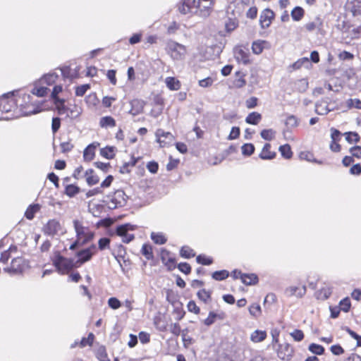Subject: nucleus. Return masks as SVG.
<instances>
[{"mask_svg": "<svg viewBox=\"0 0 361 361\" xmlns=\"http://www.w3.org/2000/svg\"><path fill=\"white\" fill-rule=\"evenodd\" d=\"M262 119V115L258 112H252L247 115L245 122L251 125H257Z\"/></svg>", "mask_w": 361, "mask_h": 361, "instance_id": "obj_29", "label": "nucleus"}, {"mask_svg": "<svg viewBox=\"0 0 361 361\" xmlns=\"http://www.w3.org/2000/svg\"><path fill=\"white\" fill-rule=\"evenodd\" d=\"M167 51L171 56L176 60L183 59L186 54L185 46L173 41H170L167 44Z\"/></svg>", "mask_w": 361, "mask_h": 361, "instance_id": "obj_5", "label": "nucleus"}, {"mask_svg": "<svg viewBox=\"0 0 361 361\" xmlns=\"http://www.w3.org/2000/svg\"><path fill=\"white\" fill-rule=\"evenodd\" d=\"M250 314L255 318H257L261 315L262 310L261 307L258 304H252L249 307Z\"/></svg>", "mask_w": 361, "mask_h": 361, "instance_id": "obj_40", "label": "nucleus"}, {"mask_svg": "<svg viewBox=\"0 0 361 361\" xmlns=\"http://www.w3.org/2000/svg\"><path fill=\"white\" fill-rule=\"evenodd\" d=\"M107 198L109 200L106 201V203L110 209L122 207L126 202V195L121 190H116L113 195H109Z\"/></svg>", "mask_w": 361, "mask_h": 361, "instance_id": "obj_4", "label": "nucleus"}, {"mask_svg": "<svg viewBox=\"0 0 361 361\" xmlns=\"http://www.w3.org/2000/svg\"><path fill=\"white\" fill-rule=\"evenodd\" d=\"M276 132L272 129H264L261 131V137L266 140H272L275 137Z\"/></svg>", "mask_w": 361, "mask_h": 361, "instance_id": "obj_39", "label": "nucleus"}, {"mask_svg": "<svg viewBox=\"0 0 361 361\" xmlns=\"http://www.w3.org/2000/svg\"><path fill=\"white\" fill-rule=\"evenodd\" d=\"M322 27V21L319 18H316L312 22H309L305 25V29L310 32L314 30H320Z\"/></svg>", "mask_w": 361, "mask_h": 361, "instance_id": "obj_30", "label": "nucleus"}, {"mask_svg": "<svg viewBox=\"0 0 361 361\" xmlns=\"http://www.w3.org/2000/svg\"><path fill=\"white\" fill-rule=\"evenodd\" d=\"M267 42L263 40L255 41L252 44V52L255 54H260L264 48Z\"/></svg>", "mask_w": 361, "mask_h": 361, "instance_id": "obj_35", "label": "nucleus"}, {"mask_svg": "<svg viewBox=\"0 0 361 361\" xmlns=\"http://www.w3.org/2000/svg\"><path fill=\"white\" fill-rule=\"evenodd\" d=\"M279 152L281 155L286 159H290L292 157L293 152L289 145H284L279 147Z\"/></svg>", "mask_w": 361, "mask_h": 361, "instance_id": "obj_41", "label": "nucleus"}, {"mask_svg": "<svg viewBox=\"0 0 361 361\" xmlns=\"http://www.w3.org/2000/svg\"><path fill=\"white\" fill-rule=\"evenodd\" d=\"M167 87L171 90H178L180 87L179 80L173 77H168L165 80Z\"/></svg>", "mask_w": 361, "mask_h": 361, "instance_id": "obj_31", "label": "nucleus"}, {"mask_svg": "<svg viewBox=\"0 0 361 361\" xmlns=\"http://www.w3.org/2000/svg\"><path fill=\"white\" fill-rule=\"evenodd\" d=\"M267 332L262 330H255L250 334V340L253 343H259L265 340Z\"/></svg>", "mask_w": 361, "mask_h": 361, "instance_id": "obj_25", "label": "nucleus"}, {"mask_svg": "<svg viewBox=\"0 0 361 361\" xmlns=\"http://www.w3.org/2000/svg\"><path fill=\"white\" fill-rule=\"evenodd\" d=\"M309 64V59L307 57H303L298 59L297 61L293 63L292 67L293 68V69H299L302 66L308 67Z\"/></svg>", "mask_w": 361, "mask_h": 361, "instance_id": "obj_42", "label": "nucleus"}, {"mask_svg": "<svg viewBox=\"0 0 361 361\" xmlns=\"http://www.w3.org/2000/svg\"><path fill=\"white\" fill-rule=\"evenodd\" d=\"M303 16L304 10L300 7H295L291 12V17L295 21L301 20Z\"/></svg>", "mask_w": 361, "mask_h": 361, "instance_id": "obj_44", "label": "nucleus"}, {"mask_svg": "<svg viewBox=\"0 0 361 361\" xmlns=\"http://www.w3.org/2000/svg\"><path fill=\"white\" fill-rule=\"evenodd\" d=\"M241 149L243 155L250 156L254 152L255 147L251 143H247L242 146Z\"/></svg>", "mask_w": 361, "mask_h": 361, "instance_id": "obj_49", "label": "nucleus"}, {"mask_svg": "<svg viewBox=\"0 0 361 361\" xmlns=\"http://www.w3.org/2000/svg\"><path fill=\"white\" fill-rule=\"evenodd\" d=\"M345 139L349 143L357 142L360 140V136L357 133L349 132L345 133Z\"/></svg>", "mask_w": 361, "mask_h": 361, "instance_id": "obj_52", "label": "nucleus"}, {"mask_svg": "<svg viewBox=\"0 0 361 361\" xmlns=\"http://www.w3.org/2000/svg\"><path fill=\"white\" fill-rule=\"evenodd\" d=\"M237 75H239V77L235 80L234 85L238 88L244 87L246 85V81L243 75H242L240 73H237Z\"/></svg>", "mask_w": 361, "mask_h": 361, "instance_id": "obj_62", "label": "nucleus"}, {"mask_svg": "<svg viewBox=\"0 0 361 361\" xmlns=\"http://www.w3.org/2000/svg\"><path fill=\"white\" fill-rule=\"evenodd\" d=\"M86 181L89 185H93L99 183V178L94 174L92 169H89L85 172Z\"/></svg>", "mask_w": 361, "mask_h": 361, "instance_id": "obj_33", "label": "nucleus"}, {"mask_svg": "<svg viewBox=\"0 0 361 361\" xmlns=\"http://www.w3.org/2000/svg\"><path fill=\"white\" fill-rule=\"evenodd\" d=\"M234 56L238 62L243 64H248L250 63V54L248 50L243 48H236L234 51Z\"/></svg>", "mask_w": 361, "mask_h": 361, "instance_id": "obj_16", "label": "nucleus"}, {"mask_svg": "<svg viewBox=\"0 0 361 361\" xmlns=\"http://www.w3.org/2000/svg\"><path fill=\"white\" fill-rule=\"evenodd\" d=\"M347 5L354 16H361V0H348Z\"/></svg>", "mask_w": 361, "mask_h": 361, "instance_id": "obj_21", "label": "nucleus"}, {"mask_svg": "<svg viewBox=\"0 0 361 361\" xmlns=\"http://www.w3.org/2000/svg\"><path fill=\"white\" fill-rule=\"evenodd\" d=\"M61 126V119L58 117L53 118L51 122V130L54 134H55Z\"/></svg>", "mask_w": 361, "mask_h": 361, "instance_id": "obj_64", "label": "nucleus"}, {"mask_svg": "<svg viewBox=\"0 0 361 361\" xmlns=\"http://www.w3.org/2000/svg\"><path fill=\"white\" fill-rule=\"evenodd\" d=\"M332 290L329 287H324L321 288L317 293V296L319 300H326L331 294Z\"/></svg>", "mask_w": 361, "mask_h": 361, "instance_id": "obj_36", "label": "nucleus"}, {"mask_svg": "<svg viewBox=\"0 0 361 361\" xmlns=\"http://www.w3.org/2000/svg\"><path fill=\"white\" fill-rule=\"evenodd\" d=\"M331 111L328 102L325 99L318 101L315 104V111L319 115H326Z\"/></svg>", "mask_w": 361, "mask_h": 361, "instance_id": "obj_20", "label": "nucleus"}, {"mask_svg": "<svg viewBox=\"0 0 361 361\" xmlns=\"http://www.w3.org/2000/svg\"><path fill=\"white\" fill-rule=\"evenodd\" d=\"M238 21L236 19L229 18L225 23V27L226 31L231 32L238 27Z\"/></svg>", "mask_w": 361, "mask_h": 361, "instance_id": "obj_50", "label": "nucleus"}, {"mask_svg": "<svg viewBox=\"0 0 361 361\" xmlns=\"http://www.w3.org/2000/svg\"><path fill=\"white\" fill-rule=\"evenodd\" d=\"M299 157L301 160H305L310 162H317L319 164H321L320 161H317L316 159H314L313 154L307 151L301 152L299 154Z\"/></svg>", "mask_w": 361, "mask_h": 361, "instance_id": "obj_43", "label": "nucleus"}, {"mask_svg": "<svg viewBox=\"0 0 361 361\" xmlns=\"http://www.w3.org/2000/svg\"><path fill=\"white\" fill-rule=\"evenodd\" d=\"M277 355L282 360H289L293 357V348L287 343L279 345Z\"/></svg>", "mask_w": 361, "mask_h": 361, "instance_id": "obj_10", "label": "nucleus"}, {"mask_svg": "<svg viewBox=\"0 0 361 361\" xmlns=\"http://www.w3.org/2000/svg\"><path fill=\"white\" fill-rule=\"evenodd\" d=\"M94 334L92 333H90L87 338H83L80 341V346L85 347L86 345H92L93 341H94Z\"/></svg>", "mask_w": 361, "mask_h": 361, "instance_id": "obj_59", "label": "nucleus"}, {"mask_svg": "<svg viewBox=\"0 0 361 361\" xmlns=\"http://www.w3.org/2000/svg\"><path fill=\"white\" fill-rule=\"evenodd\" d=\"M114 149L115 147H104L100 149V154L108 159H113L114 157Z\"/></svg>", "mask_w": 361, "mask_h": 361, "instance_id": "obj_37", "label": "nucleus"}, {"mask_svg": "<svg viewBox=\"0 0 361 361\" xmlns=\"http://www.w3.org/2000/svg\"><path fill=\"white\" fill-rule=\"evenodd\" d=\"M30 96L27 94L24 95L23 99L25 104H20V115L21 116H30L32 114H36L42 111L41 104L35 103H29Z\"/></svg>", "mask_w": 361, "mask_h": 361, "instance_id": "obj_3", "label": "nucleus"}, {"mask_svg": "<svg viewBox=\"0 0 361 361\" xmlns=\"http://www.w3.org/2000/svg\"><path fill=\"white\" fill-rule=\"evenodd\" d=\"M180 254L184 258H191L195 255L193 250L188 246H183L180 250Z\"/></svg>", "mask_w": 361, "mask_h": 361, "instance_id": "obj_48", "label": "nucleus"}, {"mask_svg": "<svg viewBox=\"0 0 361 361\" xmlns=\"http://www.w3.org/2000/svg\"><path fill=\"white\" fill-rule=\"evenodd\" d=\"M225 317L226 314L224 312L215 313L214 312H210L207 318L204 319V324L207 326H211L216 319L223 320Z\"/></svg>", "mask_w": 361, "mask_h": 361, "instance_id": "obj_22", "label": "nucleus"}, {"mask_svg": "<svg viewBox=\"0 0 361 361\" xmlns=\"http://www.w3.org/2000/svg\"><path fill=\"white\" fill-rule=\"evenodd\" d=\"M274 18V12L269 9H264L260 16V24L263 28L268 27Z\"/></svg>", "mask_w": 361, "mask_h": 361, "instance_id": "obj_17", "label": "nucleus"}, {"mask_svg": "<svg viewBox=\"0 0 361 361\" xmlns=\"http://www.w3.org/2000/svg\"><path fill=\"white\" fill-rule=\"evenodd\" d=\"M95 252L96 246L94 245H92L90 247L78 252L77 255L79 259L76 262L77 264L80 266L82 264L89 261Z\"/></svg>", "mask_w": 361, "mask_h": 361, "instance_id": "obj_12", "label": "nucleus"}, {"mask_svg": "<svg viewBox=\"0 0 361 361\" xmlns=\"http://www.w3.org/2000/svg\"><path fill=\"white\" fill-rule=\"evenodd\" d=\"M142 253L147 259L153 257L152 247L148 245L145 244L142 245Z\"/></svg>", "mask_w": 361, "mask_h": 361, "instance_id": "obj_56", "label": "nucleus"}, {"mask_svg": "<svg viewBox=\"0 0 361 361\" xmlns=\"http://www.w3.org/2000/svg\"><path fill=\"white\" fill-rule=\"evenodd\" d=\"M285 124L287 127H290V128L296 127L298 125V118L295 116L290 115L287 117Z\"/></svg>", "mask_w": 361, "mask_h": 361, "instance_id": "obj_54", "label": "nucleus"}, {"mask_svg": "<svg viewBox=\"0 0 361 361\" xmlns=\"http://www.w3.org/2000/svg\"><path fill=\"white\" fill-rule=\"evenodd\" d=\"M197 262L203 265H209L212 263V259L205 255H198L196 258Z\"/></svg>", "mask_w": 361, "mask_h": 361, "instance_id": "obj_58", "label": "nucleus"}, {"mask_svg": "<svg viewBox=\"0 0 361 361\" xmlns=\"http://www.w3.org/2000/svg\"><path fill=\"white\" fill-rule=\"evenodd\" d=\"M40 207H41L39 204L30 205L25 211V217L29 220L32 219L35 216V214L39 211Z\"/></svg>", "mask_w": 361, "mask_h": 361, "instance_id": "obj_32", "label": "nucleus"}, {"mask_svg": "<svg viewBox=\"0 0 361 361\" xmlns=\"http://www.w3.org/2000/svg\"><path fill=\"white\" fill-rule=\"evenodd\" d=\"M56 108L58 111L59 114H64L67 113V111L69 110V108H67L65 106V99H57L54 101Z\"/></svg>", "mask_w": 361, "mask_h": 361, "instance_id": "obj_34", "label": "nucleus"}, {"mask_svg": "<svg viewBox=\"0 0 361 361\" xmlns=\"http://www.w3.org/2000/svg\"><path fill=\"white\" fill-rule=\"evenodd\" d=\"M16 109V102L13 97L4 96L0 99V110L9 113Z\"/></svg>", "mask_w": 361, "mask_h": 361, "instance_id": "obj_11", "label": "nucleus"}, {"mask_svg": "<svg viewBox=\"0 0 361 361\" xmlns=\"http://www.w3.org/2000/svg\"><path fill=\"white\" fill-rule=\"evenodd\" d=\"M49 89L37 80L34 84V87L31 92L37 97H44L47 94Z\"/></svg>", "mask_w": 361, "mask_h": 361, "instance_id": "obj_23", "label": "nucleus"}, {"mask_svg": "<svg viewBox=\"0 0 361 361\" xmlns=\"http://www.w3.org/2000/svg\"><path fill=\"white\" fill-rule=\"evenodd\" d=\"M108 305L113 310H117L121 307V302L116 298L112 297L108 300Z\"/></svg>", "mask_w": 361, "mask_h": 361, "instance_id": "obj_55", "label": "nucleus"}, {"mask_svg": "<svg viewBox=\"0 0 361 361\" xmlns=\"http://www.w3.org/2000/svg\"><path fill=\"white\" fill-rule=\"evenodd\" d=\"M58 77V75L56 73H47L44 75L41 78H39L38 81L40 82L44 86L52 85L56 82Z\"/></svg>", "mask_w": 361, "mask_h": 361, "instance_id": "obj_24", "label": "nucleus"}, {"mask_svg": "<svg viewBox=\"0 0 361 361\" xmlns=\"http://www.w3.org/2000/svg\"><path fill=\"white\" fill-rule=\"evenodd\" d=\"M307 291V288L305 286H291L286 288L285 294L288 297L295 296L296 298H302Z\"/></svg>", "mask_w": 361, "mask_h": 361, "instance_id": "obj_15", "label": "nucleus"}, {"mask_svg": "<svg viewBox=\"0 0 361 361\" xmlns=\"http://www.w3.org/2000/svg\"><path fill=\"white\" fill-rule=\"evenodd\" d=\"M53 262L58 271L62 274L68 273L74 267H79L73 259L65 258L59 255L54 257Z\"/></svg>", "mask_w": 361, "mask_h": 361, "instance_id": "obj_2", "label": "nucleus"}, {"mask_svg": "<svg viewBox=\"0 0 361 361\" xmlns=\"http://www.w3.org/2000/svg\"><path fill=\"white\" fill-rule=\"evenodd\" d=\"M42 231L45 235L54 236L59 233H63V228L59 221L53 219H49L42 228Z\"/></svg>", "mask_w": 361, "mask_h": 361, "instance_id": "obj_6", "label": "nucleus"}, {"mask_svg": "<svg viewBox=\"0 0 361 361\" xmlns=\"http://www.w3.org/2000/svg\"><path fill=\"white\" fill-rule=\"evenodd\" d=\"M347 106L349 108H356L357 109H361V100L359 99H349L346 102Z\"/></svg>", "mask_w": 361, "mask_h": 361, "instance_id": "obj_57", "label": "nucleus"}, {"mask_svg": "<svg viewBox=\"0 0 361 361\" xmlns=\"http://www.w3.org/2000/svg\"><path fill=\"white\" fill-rule=\"evenodd\" d=\"M99 145L98 142H93L89 145L83 152V158L86 161H92L95 155V149Z\"/></svg>", "mask_w": 361, "mask_h": 361, "instance_id": "obj_18", "label": "nucleus"}, {"mask_svg": "<svg viewBox=\"0 0 361 361\" xmlns=\"http://www.w3.org/2000/svg\"><path fill=\"white\" fill-rule=\"evenodd\" d=\"M151 238L152 240L159 245L164 244L166 242V238L161 233H152Z\"/></svg>", "mask_w": 361, "mask_h": 361, "instance_id": "obj_38", "label": "nucleus"}, {"mask_svg": "<svg viewBox=\"0 0 361 361\" xmlns=\"http://www.w3.org/2000/svg\"><path fill=\"white\" fill-rule=\"evenodd\" d=\"M161 259L162 262L168 267L169 269L171 270L176 267L175 259L171 256L169 252L162 250L161 252Z\"/></svg>", "mask_w": 361, "mask_h": 361, "instance_id": "obj_19", "label": "nucleus"}, {"mask_svg": "<svg viewBox=\"0 0 361 361\" xmlns=\"http://www.w3.org/2000/svg\"><path fill=\"white\" fill-rule=\"evenodd\" d=\"M350 307V300L348 298L342 300L340 302V307H339V308L341 310H343V312H348Z\"/></svg>", "mask_w": 361, "mask_h": 361, "instance_id": "obj_63", "label": "nucleus"}, {"mask_svg": "<svg viewBox=\"0 0 361 361\" xmlns=\"http://www.w3.org/2000/svg\"><path fill=\"white\" fill-rule=\"evenodd\" d=\"M271 145L269 143L265 144L264 146L259 157L262 159H271L275 157L276 153L270 151Z\"/></svg>", "mask_w": 361, "mask_h": 361, "instance_id": "obj_28", "label": "nucleus"}, {"mask_svg": "<svg viewBox=\"0 0 361 361\" xmlns=\"http://www.w3.org/2000/svg\"><path fill=\"white\" fill-rule=\"evenodd\" d=\"M73 225L78 243L83 245L93 238L94 233L88 227L83 226L78 220H74Z\"/></svg>", "mask_w": 361, "mask_h": 361, "instance_id": "obj_1", "label": "nucleus"}, {"mask_svg": "<svg viewBox=\"0 0 361 361\" xmlns=\"http://www.w3.org/2000/svg\"><path fill=\"white\" fill-rule=\"evenodd\" d=\"M25 266V260L21 257H16L12 259L11 267L4 268V271L10 274H16L21 273Z\"/></svg>", "mask_w": 361, "mask_h": 361, "instance_id": "obj_8", "label": "nucleus"}, {"mask_svg": "<svg viewBox=\"0 0 361 361\" xmlns=\"http://www.w3.org/2000/svg\"><path fill=\"white\" fill-rule=\"evenodd\" d=\"M157 141L161 147L171 145L174 140V136L169 132H165L162 129L156 131Z\"/></svg>", "mask_w": 361, "mask_h": 361, "instance_id": "obj_9", "label": "nucleus"}, {"mask_svg": "<svg viewBox=\"0 0 361 361\" xmlns=\"http://www.w3.org/2000/svg\"><path fill=\"white\" fill-rule=\"evenodd\" d=\"M228 275V271L226 270L216 271L212 274V278L216 281H221L226 279Z\"/></svg>", "mask_w": 361, "mask_h": 361, "instance_id": "obj_45", "label": "nucleus"}, {"mask_svg": "<svg viewBox=\"0 0 361 361\" xmlns=\"http://www.w3.org/2000/svg\"><path fill=\"white\" fill-rule=\"evenodd\" d=\"M79 192V188L74 185H68L66 187L65 192L69 197H73Z\"/></svg>", "mask_w": 361, "mask_h": 361, "instance_id": "obj_51", "label": "nucleus"}, {"mask_svg": "<svg viewBox=\"0 0 361 361\" xmlns=\"http://www.w3.org/2000/svg\"><path fill=\"white\" fill-rule=\"evenodd\" d=\"M241 281L245 285H255L258 281V277L254 274H243Z\"/></svg>", "mask_w": 361, "mask_h": 361, "instance_id": "obj_27", "label": "nucleus"}, {"mask_svg": "<svg viewBox=\"0 0 361 361\" xmlns=\"http://www.w3.org/2000/svg\"><path fill=\"white\" fill-rule=\"evenodd\" d=\"M178 10L183 14L190 13L197 14V0H183L182 4L178 6Z\"/></svg>", "mask_w": 361, "mask_h": 361, "instance_id": "obj_13", "label": "nucleus"}, {"mask_svg": "<svg viewBox=\"0 0 361 361\" xmlns=\"http://www.w3.org/2000/svg\"><path fill=\"white\" fill-rule=\"evenodd\" d=\"M99 126L103 128H114L116 126V121L111 116H104L99 120Z\"/></svg>", "mask_w": 361, "mask_h": 361, "instance_id": "obj_26", "label": "nucleus"}, {"mask_svg": "<svg viewBox=\"0 0 361 361\" xmlns=\"http://www.w3.org/2000/svg\"><path fill=\"white\" fill-rule=\"evenodd\" d=\"M135 226L130 224L121 225L116 228V234L122 238V241L125 243H128L134 238V235L129 233L130 231L135 229Z\"/></svg>", "mask_w": 361, "mask_h": 361, "instance_id": "obj_7", "label": "nucleus"}, {"mask_svg": "<svg viewBox=\"0 0 361 361\" xmlns=\"http://www.w3.org/2000/svg\"><path fill=\"white\" fill-rule=\"evenodd\" d=\"M182 341L183 345L188 348L193 342L192 338L187 334V330L182 331Z\"/></svg>", "mask_w": 361, "mask_h": 361, "instance_id": "obj_53", "label": "nucleus"}, {"mask_svg": "<svg viewBox=\"0 0 361 361\" xmlns=\"http://www.w3.org/2000/svg\"><path fill=\"white\" fill-rule=\"evenodd\" d=\"M308 349L310 352L316 355H322L324 351L323 346L316 343L310 344Z\"/></svg>", "mask_w": 361, "mask_h": 361, "instance_id": "obj_47", "label": "nucleus"}, {"mask_svg": "<svg viewBox=\"0 0 361 361\" xmlns=\"http://www.w3.org/2000/svg\"><path fill=\"white\" fill-rule=\"evenodd\" d=\"M90 85L87 84L78 86L76 87L75 94L78 97H82L85 94L87 90L90 89Z\"/></svg>", "mask_w": 361, "mask_h": 361, "instance_id": "obj_61", "label": "nucleus"}, {"mask_svg": "<svg viewBox=\"0 0 361 361\" xmlns=\"http://www.w3.org/2000/svg\"><path fill=\"white\" fill-rule=\"evenodd\" d=\"M212 5V0L197 1V14L202 17H207L210 14Z\"/></svg>", "mask_w": 361, "mask_h": 361, "instance_id": "obj_14", "label": "nucleus"}, {"mask_svg": "<svg viewBox=\"0 0 361 361\" xmlns=\"http://www.w3.org/2000/svg\"><path fill=\"white\" fill-rule=\"evenodd\" d=\"M197 297L202 302L207 303L211 298V293L205 289H202L197 292Z\"/></svg>", "mask_w": 361, "mask_h": 361, "instance_id": "obj_46", "label": "nucleus"}, {"mask_svg": "<svg viewBox=\"0 0 361 361\" xmlns=\"http://www.w3.org/2000/svg\"><path fill=\"white\" fill-rule=\"evenodd\" d=\"M290 334L295 341H301L304 338L303 332L299 329H295Z\"/></svg>", "mask_w": 361, "mask_h": 361, "instance_id": "obj_60", "label": "nucleus"}]
</instances>
